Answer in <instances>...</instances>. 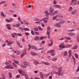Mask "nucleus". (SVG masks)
I'll return each mask as SVG.
<instances>
[{"instance_id": "nucleus-10", "label": "nucleus", "mask_w": 79, "mask_h": 79, "mask_svg": "<svg viewBox=\"0 0 79 79\" xmlns=\"http://www.w3.org/2000/svg\"><path fill=\"white\" fill-rule=\"evenodd\" d=\"M31 48L34 50H38V48H37L36 47L34 46H31Z\"/></svg>"}, {"instance_id": "nucleus-18", "label": "nucleus", "mask_w": 79, "mask_h": 79, "mask_svg": "<svg viewBox=\"0 0 79 79\" xmlns=\"http://www.w3.org/2000/svg\"><path fill=\"white\" fill-rule=\"evenodd\" d=\"M33 64L35 65H37V64H39V62L37 61H34Z\"/></svg>"}, {"instance_id": "nucleus-56", "label": "nucleus", "mask_w": 79, "mask_h": 79, "mask_svg": "<svg viewBox=\"0 0 79 79\" xmlns=\"http://www.w3.org/2000/svg\"><path fill=\"white\" fill-rule=\"evenodd\" d=\"M46 19H47V20H48V19H48V17H45L44 19L43 20H45Z\"/></svg>"}, {"instance_id": "nucleus-48", "label": "nucleus", "mask_w": 79, "mask_h": 79, "mask_svg": "<svg viewBox=\"0 0 79 79\" xmlns=\"http://www.w3.org/2000/svg\"><path fill=\"white\" fill-rule=\"evenodd\" d=\"M34 31H38V28L35 27L34 28Z\"/></svg>"}, {"instance_id": "nucleus-20", "label": "nucleus", "mask_w": 79, "mask_h": 79, "mask_svg": "<svg viewBox=\"0 0 79 79\" xmlns=\"http://www.w3.org/2000/svg\"><path fill=\"white\" fill-rule=\"evenodd\" d=\"M39 37L38 36H36L35 37V40L37 41V40H39Z\"/></svg>"}, {"instance_id": "nucleus-17", "label": "nucleus", "mask_w": 79, "mask_h": 79, "mask_svg": "<svg viewBox=\"0 0 79 79\" xmlns=\"http://www.w3.org/2000/svg\"><path fill=\"white\" fill-rule=\"evenodd\" d=\"M13 44V42H9V43H7V45L8 46H10V44Z\"/></svg>"}, {"instance_id": "nucleus-59", "label": "nucleus", "mask_w": 79, "mask_h": 79, "mask_svg": "<svg viewBox=\"0 0 79 79\" xmlns=\"http://www.w3.org/2000/svg\"><path fill=\"white\" fill-rule=\"evenodd\" d=\"M21 74H22V75H23V76H24V75L26 74V73H25V72H23Z\"/></svg>"}, {"instance_id": "nucleus-24", "label": "nucleus", "mask_w": 79, "mask_h": 79, "mask_svg": "<svg viewBox=\"0 0 79 79\" xmlns=\"http://www.w3.org/2000/svg\"><path fill=\"white\" fill-rule=\"evenodd\" d=\"M16 43L18 47H20V43L18 41H17Z\"/></svg>"}, {"instance_id": "nucleus-30", "label": "nucleus", "mask_w": 79, "mask_h": 79, "mask_svg": "<svg viewBox=\"0 0 79 79\" xmlns=\"http://www.w3.org/2000/svg\"><path fill=\"white\" fill-rule=\"evenodd\" d=\"M13 61H14V62L15 63H16V64H19V61L15 60H13Z\"/></svg>"}, {"instance_id": "nucleus-8", "label": "nucleus", "mask_w": 79, "mask_h": 79, "mask_svg": "<svg viewBox=\"0 0 79 79\" xmlns=\"http://www.w3.org/2000/svg\"><path fill=\"white\" fill-rule=\"evenodd\" d=\"M0 14L2 17H4L5 18L6 17V15H5L4 14V12H3L2 11L1 12Z\"/></svg>"}, {"instance_id": "nucleus-1", "label": "nucleus", "mask_w": 79, "mask_h": 79, "mask_svg": "<svg viewBox=\"0 0 79 79\" xmlns=\"http://www.w3.org/2000/svg\"><path fill=\"white\" fill-rule=\"evenodd\" d=\"M64 23H65V21L62 19L61 20V21L59 22L56 23L54 25L55 27H61V24H63Z\"/></svg>"}, {"instance_id": "nucleus-45", "label": "nucleus", "mask_w": 79, "mask_h": 79, "mask_svg": "<svg viewBox=\"0 0 79 79\" xmlns=\"http://www.w3.org/2000/svg\"><path fill=\"white\" fill-rule=\"evenodd\" d=\"M56 7L58 8H61V6L60 5H57Z\"/></svg>"}, {"instance_id": "nucleus-41", "label": "nucleus", "mask_w": 79, "mask_h": 79, "mask_svg": "<svg viewBox=\"0 0 79 79\" xmlns=\"http://www.w3.org/2000/svg\"><path fill=\"white\" fill-rule=\"evenodd\" d=\"M75 57L77 58V59L78 58V55L77 53H75Z\"/></svg>"}, {"instance_id": "nucleus-13", "label": "nucleus", "mask_w": 79, "mask_h": 79, "mask_svg": "<svg viewBox=\"0 0 79 79\" xmlns=\"http://www.w3.org/2000/svg\"><path fill=\"white\" fill-rule=\"evenodd\" d=\"M42 63L43 64H45V65H50V63H48V62H44V61L42 62Z\"/></svg>"}, {"instance_id": "nucleus-34", "label": "nucleus", "mask_w": 79, "mask_h": 79, "mask_svg": "<svg viewBox=\"0 0 79 79\" xmlns=\"http://www.w3.org/2000/svg\"><path fill=\"white\" fill-rule=\"evenodd\" d=\"M24 31H29V29L28 28H24Z\"/></svg>"}, {"instance_id": "nucleus-61", "label": "nucleus", "mask_w": 79, "mask_h": 79, "mask_svg": "<svg viewBox=\"0 0 79 79\" xmlns=\"http://www.w3.org/2000/svg\"><path fill=\"white\" fill-rule=\"evenodd\" d=\"M18 19L19 21L20 22H21V19H20V17H18Z\"/></svg>"}, {"instance_id": "nucleus-27", "label": "nucleus", "mask_w": 79, "mask_h": 79, "mask_svg": "<svg viewBox=\"0 0 79 79\" xmlns=\"http://www.w3.org/2000/svg\"><path fill=\"white\" fill-rule=\"evenodd\" d=\"M68 55V53H67V52L66 51H65L64 52V56H66Z\"/></svg>"}, {"instance_id": "nucleus-55", "label": "nucleus", "mask_w": 79, "mask_h": 79, "mask_svg": "<svg viewBox=\"0 0 79 79\" xmlns=\"http://www.w3.org/2000/svg\"><path fill=\"white\" fill-rule=\"evenodd\" d=\"M50 53H53L54 52H55V50H50Z\"/></svg>"}, {"instance_id": "nucleus-35", "label": "nucleus", "mask_w": 79, "mask_h": 79, "mask_svg": "<svg viewBox=\"0 0 79 79\" xmlns=\"http://www.w3.org/2000/svg\"><path fill=\"white\" fill-rule=\"evenodd\" d=\"M25 77L26 79H30V78L27 77V75L26 74L25 75Z\"/></svg>"}, {"instance_id": "nucleus-63", "label": "nucleus", "mask_w": 79, "mask_h": 79, "mask_svg": "<svg viewBox=\"0 0 79 79\" xmlns=\"http://www.w3.org/2000/svg\"><path fill=\"white\" fill-rule=\"evenodd\" d=\"M27 63V62H24V63H23V64H24V65H25V66H26Z\"/></svg>"}, {"instance_id": "nucleus-50", "label": "nucleus", "mask_w": 79, "mask_h": 79, "mask_svg": "<svg viewBox=\"0 0 79 79\" xmlns=\"http://www.w3.org/2000/svg\"><path fill=\"white\" fill-rule=\"evenodd\" d=\"M35 34H36V35H39V33L38 32H37V31H35L34 32Z\"/></svg>"}, {"instance_id": "nucleus-2", "label": "nucleus", "mask_w": 79, "mask_h": 79, "mask_svg": "<svg viewBox=\"0 0 79 79\" xmlns=\"http://www.w3.org/2000/svg\"><path fill=\"white\" fill-rule=\"evenodd\" d=\"M62 69V68L60 67V68H59L58 69V72L55 71L54 73L55 74H57L58 76H63V74L61 73V70Z\"/></svg>"}, {"instance_id": "nucleus-29", "label": "nucleus", "mask_w": 79, "mask_h": 79, "mask_svg": "<svg viewBox=\"0 0 79 79\" xmlns=\"http://www.w3.org/2000/svg\"><path fill=\"white\" fill-rule=\"evenodd\" d=\"M13 61H14V62L15 63H16V64H19V61L15 60H13Z\"/></svg>"}, {"instance_id": "nucleus-21", "label": "nucleus", "mask_w": 79, "mask_h": 79, "mask_svg": "<svg viewBox=\"0 0 79 79\" xmlns=\"http://www.w3.org/2000/svg\"><path fill=\"white\" fill-rule=\"evenodd\" d=\"M9 75L10 78L11 79V77H12V74L11 73L9 72Z\"/></svg>"}, {"instance_id": "nucleus-44", "label": "nucleus", "mask_w": 79, "mask_h": 79, "mask_svg": "<svg viewBox=\"0 0 79 79\" xmlns=\"http://www.w3.org/2000/svg\"><path fill=\"white\" fill-rule=\"evenodd\" d=\"M71 50H69V51H68V52H69V55H71Z\"/></svg>"}, {"instance_id": "nucleus-38", "label": "nucleus", "mask_w": 79, "mask_h": 79, "mask_svg": "<svg viewBox=\"0 0 79 79\" xmlns=\"http://www.w3.org/2000/svg\"><path fill=\"white\" fill-rule=\"evenodd\" d=\"M12 64H13V66H14V67H15V68H18V66H17V65H16V64H15V63H13Z\"/></svg>"}, {"instance_id": "nucleus-60", "label": "nucleus", "mask_w": 79, "mask_h": 79, "mask_svg": "<svg viewBox=\"0 0 79 79\" xmlns=\"http://www.w3.org/2000/svg\"><path fill=\"white\" fill-rule=\"evenodd\" d=\"M13 68H14L13 67V66H10V69H13Z\"/></svg>"}, {"instance_id": "nucleus-22", "label": "nucleus", "mask_w": 79, "mask_h": 79, "mask_svg": "<svg viewBox=\"0 0 79 79\" xmlns=\"http://www.w3.org/2000/svg\"><path fill=\"white\" fill-rule=\"evenodd\" d=\"M65 38L66 40H70L71 39V38L68 37H65Z\"/></svg>"}, {"instance_id": "nucleus-49", "label": "nucleus", "mask_w": 79, "mask_h": 79, "mask_svg": "<svg viewBox=\"0 0 79 79\" xmlns=\"http://www.w3.org/2000/svg\"><path fill=\"white\" fill-rule=\"evenodd\" d=\"M54 5H56L57 3V2L56 1V0H54L53 2Z\"/></svg>"}, {"instance_id": "nucleus-16", "label": "nucleus", "mask_w": 79, "mask_h": 79, "mask_svg": "<svg viewBox=\"0 0 79 79\" xmlns=\"http://www.w3.org/2000/svg\"><path fill=\"white\" fill-rule=\"evenodd\" d=\"M72 59H73L74 61V65H75L76 64V58L74 56H72Z\"/></svg>"}, {"instance_id": "nucleus-52", "label": "nucleus", "mask_w": 79, "mask_h": 79, "mask_svg": "<svg viewBox=\"0 0 79 79\" xmlns=\"http://www.w3.org/2000/svg\"><path fill=\"white\" fill-rule=\"evenodd\" d=\"M6 3V1H2L1 2V4H3L4 3Z\"/></svg>"}, {"instance_id": "nucleus-7", "label": "nucleus", "mask_w": 79, "mask_h": 79, "mask_svg": "<svg viewBox=\"0 0 79 79\" xmlns=\"http://www.w3.org/2000/svg\"><path fill=\"white\" fill-rule=\"evenodd\" d=\"M27 53L26 52V50H25L24 52L21 55V58H23V57L24 56H25V55H26Z\"/></svg>"}, {"instance_id": "nucleus-6", "label": "nucleus", "mask_w": 79, "mask_h": 79, "mask_svg": "<svg viewBox=\"0 0 79 79\" xmlns=\"http://www.w3.org/2000/svg\"><path fill=\"white\" fill-rule=\"evenodd\" d=\"M44 13L45 14V16L46 17H48V16H49V15H50V13L49 12L48 13V10L45 11Z\"/></svg>"}, {"instance_id": "nucleus-23", "label": "nucleus", "mask_w": 79, "mask_h": 79, "mask_svg": "<svg viewBox=\"0 0 79 79\" xmlns=\"http://www.w3.org/2000/svg\"><path fill=\"white\" fill-rule=\"evenodd\" d=\"M72 10H73V8H72L71 6H70V7L69 8V12H71Z\"/></svg>"}, {"instance_id": "nucleus-26", "label": "nucleus", "mask_w": 79, "mask_h": 79, "mask_svg": "<svg viewBox=\"0 0 79 79\" xmlns=\"http://www.w3.org/2000/svg\"><path fill=\"white\" fill-rule=\"evenodd\" d=\"M57 17H58V15H56V16L53 17L52 18L53 20H55Z\"/></svg>"}, {"instance_id": "nucleus-39", "label": "nucleus", "mask_w": 79, "mask_h": 79, "mask_svg": "<svg viewBox=\"0 0 79 79\" xmlns=\"http://www.w3.org/2000/svg\"><path fill=\"white\" fill-rule=\"evenodd\" d=\"M77 47H78V46L77 45H75L73 47V49H74V50H76V49H77Z\"/></svg>"}, {"instance_id": "nucleus-31", "label": "nucleus", "mask_w": 79, "mask_h": 79, "mask_svg": "<svg viewBox=\"0 0 79 79\" xmlns=\"http://www.w3.org/2000/svg\"><path fill=\"white\" fill-rule=\"evenodd\" d=\"M38 29H39V30H40V31H43V29L41 28V27L40 26H39L38 27Z\"/></svg>"}, {"instance_id": "nucleus-51", "label": "nucleus", "mask_w": 79, "mask_h": 79, "mask_svg": "<svg viewBox=\"0 0 79 79\" xmlns=\"http://www.w3.org/2000/svg\"><path fill=\"white\" fill-rule=\"evenodd\" d=\"M47 33L48 35H50V31H48Z\"/></svg>"}, {"instance_id": "nucleus-14", "label": "nucleus", "mask_w": 79, "mask_h": 79, "mask_svg": "<svg viewBox=\"0 0 79 79\" xmlns=\"http://www.w3.org/2000/svg\"><path fill=\"white\" fill-rule=\"evenodd\" d=\"M31 55L32 56H37V54L33 52H31Z\"/></svg>"}, {"instance_id": "nucleus-9", "label": "nucleus", "mask_w": 79, "mask_h": 79, "mask_svg": "<svg viewBox=\"0 0 79 79\" xmlns=\"http://www.w3.org/2000/svg\"><path fill=\"white\" fill-rule=\"evenodd\" d=\"M68 35L69 36H73V35H75L76 34L74 33L69 32L68 33Z\"/></svg>"}, {"instance_id": "nucleus-4", "label": "nucleus", "mask_w": 79, "mask_h": 79, "mask_svg": "<svg viewBox=\"0 0 79 79\" xmlns=\"http://www.w3.org/2000/svg\"><path fill=\"white\" fill-rule=\"evenodd\" d=\"M64 45V43H62L60 44V45L59 46V47L60 48H61V49L63 48H64L66 47V46H65Z\"/></svg>"}, {"instance_id": "nucleus-25", "label": "nucleus", "mask_w": 79, "mask_h": 79, "mask_svg": "<svg viewBox=\"0 0 79 79\" xmlns=\"http://www.w3.org/2000/svg\"><path fill=\"white\" fill-rule=\"evenodd\" d=\"M20 67L23 68H27V67H26V66L23 65H21V64L20 65Z\"/></svg>"}, {"instance_id": "nucleus-64", "label": "nucleus", "mask_w": 79, "mask_h": 79, "mask_svg": "<svg viewBox=\"0 0 79 79\" xmlns=\"http://www.w3.org/2000/svg\"><path fill=\"white\" fill-rule=\"evenodd\" d=\"M5 77H5V75H3L2 76V79H5Z\"/></svg>"}, {"instance_id": "nucleus-54", "label": "nucleus", "mask_w": 79, "mask_h": 79, "mask_svg": "<svg viewBox=\"0 0 79 79\" xmlns=\"http://www.w3.org/2000/svg\"><path fill=\"white\" fill-rule=\"evenodd\" d=\"M19 29H20L21 30V31L22 32H23V30L24 31V28H23L22 27H20Z\"/></svg>"}, {"instance_id": "nucleus-15", "label": "nucleus", "mask_w": 79, "mask_h": 79, "mask_svg": "<svg viewBox=\"0 0 79 79\" xmlns=\"http://www.w3.org/2000/svg\"><path fill=\"white\" fill-rule=\"evenodd\" d=\"M58 13V11L57 10H55L53 12L52 14V16H54L55 15L57 14Z\"/></svg>"}, {"instance_id": "nucleus-36", "label": "nucleus", "mask_w": 79, "mask_h": 79, "mask_svg": "<svg viewBox=\"0 0 79 79\" xmlns=\"http://www.w3.org/2000/svg\"><path fill=\"white\" fill-rule=\"evenodd\" d=\"M31 33L32 35H35V34H34V31H31Z\"/></svg>"}, {"instance_id": "nucleus-40", "label": "nucleus", "mask_w": 79, "mask_h": 79, "mask_svg": "<svg viewBox=\"0 0 79 79\" xmlns=\"http://www.w3.org/2000/svg\"><path fill=\"white\" fill-rule=\"evenodd\" d=\"M23 72V71L21 70H19V73L20 74H21Z\"/></svg>"}, {"instance_id": "nucleus-62", "label": "nucleus", "mask_w": 79, "mask_h": 79, "mask_svg": "<svg viewBox=\"0 0 79 79\" xmlns=\"http://www.w3.org/2000/svg\"><path fill=\"white\" fill-rule=\"evenodd\" d=\"M50 27H47V30L48 31H50Z\"/></svg>"}, {"instance_id": "nucleus-28", "label": "nucleus", "mask_w": 79, "mask_h": 79, "mask_svg": "<svg viewBox=\"0 0 79 79\" xmlns=\"http://www.w3.org/2000/svg\"><path fill=\"white\" fill-rule=\"evenodd\" d=\"M13 61H14V62L15 63H16V64H19V61L15 60H13Z\"/></svg>"}, {"instance_id": "nucleus-57", "label": "nucleus", "mask_w": 79, "mask_h": 79, "mask_svg": "<svg viewBox=\"0 0 79 79\" xmlns=\"http://www.w3.org/2000/svg\"><path fill=\"white\" fill-rule=\"evenodd\" d=\"M17 35L18 36H23V35H21V34H20V33H17Z\"/></svg>"}, {"instance_id": "nucleus-5", "label": "nucleus", "mask_w": 79, "mask_h": 79, "mask_svg": "<svg viewBox=\"0 0 79 79\" xmlns=\"http://www.w3.org/2000/svg\"><path fill=\"white\" fill-rule=\"evenodd\" d=\"M6 26L7 27V29H8V30H11V24H6Z\"/></svg>"}, {"instance_id": "nucleus-47", "label": "nucleus", "mask_w": 79, "mask_h": 79, "mask_svg": "<svg viewBox=\"0 0 79 79\" xmlns=\"http://www.w3.org/2000/svg\"><path fill=\"white\" fill-rule=\"evenodd\" d=\"M20 77V76L19 75H17L16 76V78H17V79H18V78H19Z\"/></svg>"}, {"instance_id": "nucleus-37", "label": "nucleus", "mask_w": 79, "mask_h": 79, "mask_svg": "<svg viewBox=\"0 0 79 79\" xmlns=\"http://www.w3.org/2000/svg\"><path fill=\"white\" fill-rule=\"evenodd\" d=\"M57 60V59L56 58H53L52 59V61H56Z\"/></svg>"}, {"instance_id": "nucleus-3", "label": "nucleus", "mask_w": 79, "mask_h": 79, "mask_svg": "<svg viewBox=\"0 0 79 79\" xmlns=\"http://www.w3.org/2000/svg\"><path fill=\"white\" fill-rule=\"evenodd\" d=\"M54 11V8L53 7H50V11L49 12V15L50 16H53V12Z\"/></svg>"}, {"instance_id": "nucleus-53", "label": "nucleus", "mask_w": 79, "mask_h": 79, "mask_svg": "<svg viewBox=\"0 0 79 79\" xmlns=\"http://www.w3.org/2000/svg\"><path fill=\"white\" fill-rule=\"evenodd\" d=\"M44 47H42L38 49L39 50H44Z\"/></svg>"}, {"instance_id": "nucleus-33", "label": "nucleus", "mask_w": 79, "mask_h": 79, "mask_svg": "<svg viewBox=\"0 0 79 79\" xmlns=\"http://www.w3.org/2000/svg\"><path fill=\"white\" fill-rule=\"evenodd\" d=\"M72 45L71 44L67 45L65 46L66 48H68L69 47H71Z\"/></svg>"}, {"instance_id": "nucleus-19", "label": "nucleus", "mask_w": 79, "mask_h": 79, "mask_svg": "<svg viewBox=\"0 0 79 79\" xmlns=\"http://www.w3.org/2000/svg\"><path fill=\"white\" fill-rule=\"evenodd\" d=\"M23 23H24L25 24H26V25H28V24H29V23L26 22V21H25V20H23Z\"/></svg>"}, {"instance_id": "nucleus-46", "label": "nucleus", "mask_w": 79, "mask_h": 79, "mask_svg": "<svg viewBox=\"0 0 79 79\" xmlns=\"http://www.w3.org/2000/svg\"><path fill=\"white\" fill-rule=\"evenodd\" d=\"M35 20L36 21H40V19L37 18L35 19Z\"/></svg>"}, {"instance_id": "nucleus-58", "label": "nucleus", "mask_w": 79, "mask_h": 79, "mask_svg": "<svg viewBox=\"0 0 79 79\" xmlns=\"http://www.w3.org/2000/svg\"><path fill=\"white\" fill-rule=\"evenodd\" d=\"M26 66H30V64H29V63L27 62Z\"/></svg>"}, {"instance_id": "nucleus-32", "label": "nucleus", "mask_w": 79, "mask_h": 79, "mask_svg": "<svg viewBox=\"0 0 79 79\" xmlns=\"http://www.w3.org/2000/svg\"><path fill=\"white\" fill-rule=\"evenodd\" d=\"M43 21V20L42 19H40V21H38V22H36L35 23L36 24H37V23H40V22H42Z\"/></svg>"}, {"instance_id": "nucleus-11", "label": "nucleus", "mask_w": 79, "mask_h": 79, "mask_svg": "<svg viewBox=\"0 0 79 79\" xmlns=\"http://www.w3.org/2000/svg\"><path fill=\"white\" fill-rule=\"evenodd\" d=\"M40 77H41L42 79H44V75L43 74V73H42L41 72H40Z\"/></svg>"}, {"instance_id": "nucleus-42", "label": "nucleus", "mask_w": 79, "mask_h": 79, "mask_svg": "<svg viewBox=\"0 0 79 79\" xmlns=\"http://www.w3.org/2000/svg\"><path fill=\"white\" fill-rule=\"evenodd\" d=\"M16 27H19V26H20V23L17 24L16 25Z\"/></svg>"}, {"instance_id": "nucleus-12", "label": "nucleus", "mask_w": 79, "mask_h": 79, "mask_svg": "<svg viewBox=\"0 0 79 79\" xmlns=\"http://www.w3.org/2000/svg\"><path fill=\"white\" fill-rule=\"evenodd\" d=\"M77 11V10H74L73 11H72L71 13V15H74L75 14H76V12Z\"/></svg>"}, {"instance_id": "nucleus-43", "label": "nucleus", "mask_w": 79, "mask_h": 79, "mask_svg": "<svg viewBox=\"0 0 79 79\" xmlns=\"http://www.w3.org/2000/svg\"><path fill=\"white\" fill-rule=\"evenodd\" d=\"M5 69H10V66H7L4 67Z\"/></svg>"}]
</instances>
